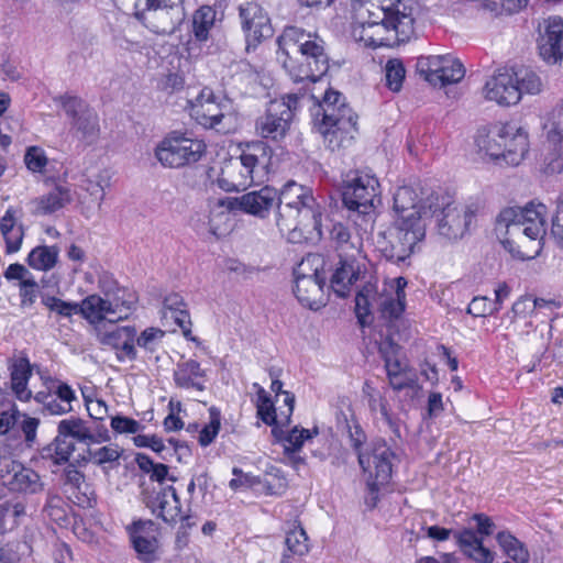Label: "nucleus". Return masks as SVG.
Returning <instances> with one entry per match:
<instances>
[{
	"label": "nucleus",
	"instance_id": "3",
	"mask_svg": "<svg viewBox=\"0 0 563 563\" xmlns=\"http://www.w3.org/2000/svg\"><path fill=\"white\" fill-rule=\"evenodd\" d=\"M475 142L498 165L517 166L528 152L527 134L512 123L478 130Z\"/></svg>",
	"mask_w": 563,
	"mask_h": 563
},
{
	"label": "nucleus",
	"instance_id": "25",
	"mask_svg": "<svg viewBox=\"0 0 563 563\" xmlns=\"http://www.w3.org/2000/svg\"><path fill=\"white\" fill-rule=\"evenodd\" d=\"M227 104H222L214 100L211 91L202 90L201 95L191 104L190 115L205 128H218L225 117L224 109Z\"/></svg>",
	"mask_w": 563,
	"mask_h": 563
},
{
	"label": "nucleus",
	"instance_id": "61",
	"mask_svg": "<svg viewBox=\"0 0 563 563\" xmlns=\"http://www.w3.org/2000/svg\"><path fill=\"white\" fill-rule=\"evenodd\" d=\"M21 419V412L19 411L14 402H9L8 408L0 411V435L7 434Z\"/></svg>",
	"mask_w": 563,
	"mask_h": 563
},
{
	"label": "nucleus",
	"instance_id": "27",
	"mask_svg": "<svg viewBox=\"0 0 563 563\" xmlns=\"http://www.w3.org/2000/svg\"><path fill=\"white\" fill-rule=\"evenodd\" d=\"M9 473L10 477L5 482V486L10 492L35 495L44 489L40 474L33 468L13 462Z\"/></svg>",
	"mask_w": 563,
	"mask_h": 563
},
{
	"label": "nucleus",
	"instance_id": "41",
	"mask_svg": "<svg viewBox=\"0 0 563 563\" xmlns=\"http://www.w3.org/2000/svg\"><path fill=\"white\" fill-rule=\"evenodd\" d=\"M521 217H526L521 208L509 207L500 211L496 220L495 231L498 236H516V231L520 230Z\"/></svg>",
	"mask_w": 563,
	"mask_h": 563
},
{
	"label": "nucleus",
	"instance_id": "21",
	"mask_svg": "<svg viewBox=\"0 0 563 563\" xmlns=\"http://www.w3.org/2000/svg\"><path fill=\"white\" fill-rule=\"evenodd\" d=\"M98 284L100 291L111 303L113 314H118L115 320L128 318L137 300L134 291L119 286L118 282L108 274L100 276Z\"/></svg>",
	"mask_w": 563,
	"mask_h": 563
},
{
	"label": "nucleus",
	"instance_id": "23",
	"mask_svg": "<svg viewBox=\"0 0 563 563\" xmlns=\"http://www.w3.org/2000/svg\"><path fill=\"white\" fill-rule=\"evenodd\" d=\"M390 33H394L391 26L377 23L368 24L364 10L355 13V20L352 24V36L355 41L362 42L365 46L372 48L388 46L391 42Z\"/></svg>",
	"mask_w": 563,
	"mask_h": 563
},
{
	"label": "nucleus",
	"instance_id": "40",
	"mask_svg": "<svg viewBox=\"0 0 563 563\" xmlns=\"http://www.w3.org/2000/svg\"><path fill=\"white\" fill-rule=\"evenodd\" d=\"M496 541L504 553L516 563H528L529 551L526 545L509 531H500Z\"/></svg>",
	"mask_w": 563,
	"mask_h": 563
},
{
	"label": "nucleus",
	"instance_id": "22",
	"mask_svg": "<svg viewBox=\"0 0 563 563\" xmlns=\"http://www.w3.org/2000/svg\"><path fill=\"white\" fill-rule=\"evenodd\" d=\"M394 211L396 213L394 222L401 225L419 224L426 228L422 208L418 206V197L408 186H399L394 195Z\"/></svg>",
	"mask_w": 563,
	"mask_h": 563
},
{
	"label": "nucleus",
	"instance_id": "8",
	"mask_svg": "<svg viewBox=\"0 0 563 563\" xmlns=\"http://www.w3.org/2000/svg\"><path fill=\"white\" fill-rule=\"evenodd\" d=\"M240 26L245 40V51H255L274 34L268 12L256 1H246L238 7Z\"/></svg>",
	"mask_w": 563,
	"mask_h": 563
},
{
	"label": "nucleus",
	"instance_id": "48",
	"mask_svg": "<svg viewBox=\"0 0 563 563\" xmlns=\"http://www.w3.org/2000/svg\"><path fill=\"white\" fill-rule=\"evenodd\" d=\"M143 503L147 508L156 514L157 508H164V505H169L170 501L178 504V494L174 486L162 487L158 492L148 493L144 490L142 493Z\"/></svg>",
	"mask_w": 563,
	"mask_h": 563
},
{
	"label": "nucleus",
	"instance_id": "62",
	"mask_svg": "<svg viewBox=\"0 0 563 563\" xmlns=\"http://www.w3.org/2000/svg\"><path fill=\"white\" fill-rule=\"evenodd\" d=\"M71 493L75 495L77 504L84 508L93 507L97 503V496L92 486L82 479V484L76 486Z\"/></svg>",
	"mask_w": 563,
	"mask_h": 563
},
{
	"label": "nucleus",
	"instance_id": "18",
	"mask_svg": "<svg viewBox=\"0 0 563 563\" xmlns=\"http://www.w3.org/2000/svg\"><path fill=\"white\" fill-rule=\"evenodd\" d=\"M125 529L139 559L145 563L151 562L158 548L156 523L151 519H137Z\"/></svg>",
	"mask_w": 563,
	"mask_h": 563
},
{
	"label": "nucleus",
	"instance_id": "49",
	"mask_svg": "<svg viewBox=\"0 0 563 563\" xmlns=\"http://www.w3.org/2000/svg\"><path fill=\"white\" fill-rule=\"evenodd\" d=\"M548 137L555 144L553 153L545 158L543 173L547 175H555L563 173V136L555 130L550 131Z\"/></svg>",
	"mask_w": 563,
	"mask_h": 563
},
{
	"label": "nucleus",
	"instance_id": "50",
	"mask_svg": "<svg viewBox=\"0 0 563 563\" xmlns=\"http://www.w3.org/2000/svg\"><path fill=\"white\" fill-rule=\"evenodd\" d=\"M347 428L351 446L357 455V461L361 468L363 472H366L371 466L369 456L366 452L362 451V448L366 442V434L357 423H354L353 426L349 424Z\"/></svg>",
	"mask_w": 563,
	"mask_h": 563
},
{
	"label": "nucleus",
	"instance_id": "37",
	"mask_svg": "<svg viewBox=\"0 0 563 563\" xmlns=\"http://www.w3.org/2000/svg\"><path fill=\"white\" fill-rule=\"evenodd\" d=\"M233 209L228 208V203L223 199H219L213 208L210 210L208 216V231L217 236L221 238L228 234L231 230V216L230 211Z\"/></svg>",
	"mask_w": 563,
	"mask_h": 563
},
{
	"label": "nucleus",
	"instance_id": "6",
	"mask_svg": "<svg viewBox=\"0 0 563 563\" xmlns=\"http://www.w3.org/2000/svg\"><path fill=\"white\" fill-rule=\"evenodd\" d=\"M205 152L202 140L194 137L191 133L173 131L159 142L155 156L163 166L180 168L199 162Z\"/></svg>",
	"mask_w": 563,
	"mask_h": 563
},
{
	"label": "nucleus",
	"instance_id": "13",
	"mask_svg": "<svg viewBox=\"0 0 563 563\" xmlns=\"http://www.w3.org/2000/svg\"><path fill=\"white\" fill-rule=\"evenodd\" d=\"M56 101L71 119V129L76 134L88 142L93 141L99 132L97 113L76 96H60Z\"/></svg>",
	"mask_w": 563,
	"mask_h": 563
},
{
	"label": "nucleus",
	"instance_id": "16",
	"mask_svg": "<svg viewBox=\"0 0 563 563\" xmlns=\"http://www.w3.org/2000/svg\"><path fill=\"white\" fill-rule=\"evenodd\" d=\"M539 55L549 65H556L563 59V19L550 16L543 22L538 37Z\"/></svg>",
	"mask_w": 563,
	"mask_h": 563
},
{
	"label": "nucleus",
	"instance_id": "43",
	"mask_svg": "<svg viewBox=\"0 0 563 563\" xmlns=\"http://www.w3.org/2000/svg\"><path fill=\"white\" fill-rule=\"evenodd\" d=\"M57 430H59L60 435L79 443L88 444V439L91 437L90 428L87 426V422L77 417L60 420Z\"/></svg>",
	"mask_w": 563,
	"mask_h": 563
},
{
	"label": "nucleus",
	"instance_id": "9",
	"mask_svg": "<svg viewBox=\"0 0 563 563\" xmlns=\"http://www.w3.org/2000/svg\"><path fill=\"white\" fill-rule=\"evenodd\" d=\"M416 68L434 87L456 84L465 76L463 64L451 55L421 56L417 59Z\"/></svg>",
	"mask_w": 563,
	"mask_h": 563
},
{
	"label": "nucleus",
	"instance_id": "10",
	"mask_svg": "<svg viewBox=\"0 0 563 563\" xmlns=\"http://www.w3.org/2000/svg\"><path fill=\"white\" fill-rule=\"evenodd\" d=\"M391 240L380 251L384 257L393 263H405L406 260L415 252L416 246L426 236V229L419 224L401 225L394 222L389 229Z\"/></svg>",
	"mask_w": 563,
	"mask_h": 563
},
{
	"label": "nucleus",
	"instance_id": "28",
	"mask_svg": "<svg viewBox=\"0 0 563 563\" xmlns=\"http://www.w3.org/2000/svg\"><path fill=\"white\" fill-rule=\"evenodd\" d=\"M361 267L355 257L340 254L339 265L330 278V287L339 297H346L353 283L361 278Z\"/></svg>",
	"mask_w": 563,
	"mask_h": 563
},
{
	"label": "nucleus",
	"instance_id": "11",
	"mask_svg": "<svg viewBox=\"0 0 563 563\" xmlns=\"http://www.w3.org/2000/svg\"><path fill=\"white\" fill-rule=\"evenodd\" d=\"M451 534L455 538L462 553L470 560L476 563H492L494 561V553L484 547L483 539L478 538L472 529L465 528L453 531L439 526H431L427 529V536L437 541H445Z\"/></svg>",
	"mask_w": 563,
	"mask_h": 563
},
{
	"label": "nucleus",
	"instance_id": "2",
	"mask_svg": "<svg viewBox=\"0 0 563 563\" xmlns=\"http://www.w3.org/2000/svg\"><path fill=\"white\" fill-rule=\"evenodd\" d=\"M278 198L276 224L280 232L294 233L297 230L318 236L321 231V207L316 201L312 190L306 186L289 180L284 185Z\"/></svg>",
	"mask_w": 563,
	"mask_h": 563
},
{
	"label": "nucleus",
	"instance_id": "34",
	"mask_svg": "<svg viewBox=\"0 0 563 563\" xmlns=\"http://www.w3.org/2000/svg\"><path fill=\"white\" fill-rule=\"evenodd\" d=\"M15 210L9 208L0 221V230L5 241L7 253L20 250L24 236L22 225L16 224Z\"/></svg>",
	"mask_w": 563,
	"mask_h": 563
},
{
	"label": "nucleus",
	"instance_id": "17",
	"mask_svg": "<svg viewBox=\"0 0 563 563\" xmlns=\"http://www.w3.org/2000/svg\"><path fill=\"white\" fill-rule=\"evenodd\" d=\"M484 97L499 106H511L520 101L519 78L517 74L498 70L485 84Z\"/></svg>",
	"mask_w": 563,
	"mask_h": 563
},
{
	"label": "nucleus",
	"instance_id": "53",
	"mask_svg": "<svg viewBox=\"0 0 563 563\" xmlns=\"http://www.w3.org/2000/svg\"><path fill=\"white\" fill-rule=\"evenodd\" d=\"M406 76L404 63L400 59H389L385 66L386 86L394 92H398Z\"/></svg>",
	"mask_w": 563,
	"mask_h": 563
},
{
	"label": "nucleus",
	"instance_id": "4",
	"mask_svg": "<svg viewBox=\"0 0 563 563\" xmlns=\"http://www.w3.org/2000/svg\"><path fill=\"white\" fill-rule=\"evenodd\" d=\"M314 126L324 136L331 134L344 141H351L357 133V114L344 102L341 92L328 89L313 114Z\"/></svg>",
	"mask_w": 563,
	"mask_h": 563
},
{
	"label": "nucleus",
	"instance_id": "38",
	"mask_svg": "<svg viewBox=\"0 0 563 563\" xmlns=\"http://www.w3.org/2000/svg\"><path fill=\"white\" fill-rule=\"evenodd\" d=\"M308 540V536L300 523L289 530L285 538L286 550L283 553L280 563H291L290 555H306L310 550Z\"/></svg>",
	"mask_w": 563,
	"mask_h": 563
},
{
	"label": "nucleus",
	"instance_id": "12",
	"mask_svg": "<svg viewBox=\"0 0 563 563\" xmlns=\"http://www.w3.org/2000/svg\"><path fill=\"white\" fill-rule=\"evenodd\" d=\"M115 320L110 319L111 325L109 329L106 325H97L96 338L97 341L107 347L115 351L119 361L137 358V351L135 347L136 329L132 325H114Z\"/></svg>",
	"mask_w": 563,
	"mask_h": 563
},
{
	"label": "nucleus",
	"instance_id": "15",
	"mask_svg": "<svg viewBox=\"0 0 563 563\" xmlns=\"http://www.w3.org/2000/svg\"><path fill=\"white\" fill-rule=\"evenodd\" d=\"M361 10L365 12V19L368 20V24H386L391 26L396 37L400 41L409 38L413 32V19L398 9L393 7H380L375 3H362L356 10L358 13Z\"/></svg>",
	"mask_w": 563,
	"mask_h": 563
},
{
	"label": "nucleus",
	"instance_id": "47",
	"mask_svg": "<svg viewBox=\"0 0 563 563\" xmlns=\"http://www.w3.org/2000/svg\"><path fill=\"white\" fill-rule=\"evenodd\" d=\"M399 350L400 346L393 341L385 342L379 347V353L385 363L387 376L393 375V373H395V375L399 373H408V364L397 357Z\"/></svg>",
	"mask_w": 563,
	"mask_h": 563
},
{
	"label": "nucleus",
	"instance_id": "58",
	"mask_svg": "<svg viewBox=\"0 0 563 563\" xmlns=\"http://www.w3.org/2000/svg\"><path fill=\"white\" fill-rule=\"evenodd\" d=\"M24 163L30 172L43 173L48 159L43 148L30 146L25 151Z\"/></svg>",
	"mask_w": 563,
	"mask_h": 563
},
{
	"label": "nucleus",
	"instance_id": "55",
	"mask_svg": "<svg viewBox=\"0 0 563 563\" xmlns=\"http://www.w3.org/2000/svg\"><path fill=\"white\" fill-rule=\"evenodd\" d=\"M164 335L165 332L159 328H146L140 335L136 334L135 346L137 345L144 351L153 353L158 349Z\"/></svg>",
	"mask_w": 563,
	"mask_h": 563
},
{
	"label": "nucleus",
	"instance_id": "31",
	"mask_svg": "<svg viewBox=\"0 0 563 563\" xmlns=\"http://www.w3.org/2000/svg\"><path fill=\"white\" fill-rule=\"evenodd\" d=\"M285 424L276 426L272 429V434L278 442H283L285 453H296L300 451L306 440L311 439L312 434H318V429L294 427L290 431H284Z\"/></svg>",
	"mask_w": 563,
	"mask_h": 563
},
{
	"label": "nucleus",
	"instance_id": "29",
	"mask_svg": "<svg viewBox=\"0 0 563 563\" xmlns=\"http://www.w3.org/2000/svg\"><path fill=\"white\" fill-rule=\"evenodd\" d=\"M325 280L295 278L294 292L298 301L311 310L323 306V287Z\"/></svg>",
	"mask_w": 563,
	"mask_h": 563
},
{
	"label": "nucleus",
	"instance_id": "54",
	"mask_svg": "<svg viewBox=\"0 0 563 563\" xmlns=\"http://www.w3.org/2000/svg\"><path fill=\"white\" fill-rule=\"evenodd\" d=\"M221 427V412L212 406L209 408V423L206 424L199 433L198 442L201 446L211 444L219 433Z\"/></svg>",
	"mask_w": 563,
	"mask_h": 563
},
{
	"label": "nucleus",
	"instance_id": "42",
	"mask_svg": "<svg viewBox=\"0 0 563 563\" xmlns=\"http://www.w3.org/2000/svg\"><path fill=\"white\" fill-rule=\"evenodd\" d=\"M57 257L58 250L56 246L43 245L34 247L30 252L26 262L32 268L46 272L56 265Z\"/></svg>",
	"mask_w": 563,
	"mask_h": 563
},
{
	"label": "nucleus",
	"instance_id": "26",
	"mask_svg": "<svg viewBox=\"0 0 563 563\" xmlns=\"http://www.w3.org/2000/svg\"><path fill=\"white\" fill-rule=\"evenodd\" d=\"M173 379L177 388L205 391L207 372L196 360L181 357L174 368Z\"/></svg>",
	"mask_w": 563,
	"mask_h": 563
},
{
	"label": "nucleus",
	"instance_id": "5",
	"mask_svg": "<svg viewBox=\"0 0 563 563\" xmlns=\"http://www.w3.org/2000/svg\"><path fill=\"white\" fill-rule=\"evenodd\" d=\"M428 209L437 219L438 232L450 241L462 239L475 219L470 207L459 208L448 192L435 191L427 199Z\"/></svg>",
	"mask_w": 563,
	"mask_h": 563
},
{
	"label": "nucleus",
	"instance_id": "7",
	"mask_svg": "<svg viewBox=\"0 0 563 563\" xmlns=\"http://www.w3.org/2000/svg\"><path fill=\"white\" fill-rule=\"evenodd\" d=\"M303 96L305 92L298 90L269 101L265 113L256 120L257 134L276 142L283 140L289 131L298 101Z\"/></svg>",
	"mask_w": 563,
	"mask_h": 563
},
{
	"label": "nucleus",
	"instance_id": "39",
	"mask_svg": "<svg viewBox=\"0 0 563 563\" xmlns=\"http://www.w3.org/2000/svg\"><path fill=\"white\" fill-rule=\"evenodd\" d=\"M75 451V442L67 437H63L57 430L55 439L42 449L41 455L43 459H52L57 465L68 462L70 455Z\"/></svg>",
	"mask_w": 563,
	"mask_h": 563
},
{
	"label": "nucleus",
	"instance_id": "33",
	"mask_svg": "<svg viewBox=\"0 0 563 563\" xmlns=\"http://www.w3.org/2000/svg\"><path fill=\"white\" fill-rule=\"evenodd\" d=\"M534 212V218H529V222L522 221L520 223V230L516 231V236L523 235L530 241H537L536 246H541V241L545 235V218H547V206L543 203H539L536 210H530V212ZM529 213V210H528Z\"/></svg>",
	"mask_w": 563,
	"mask_h": 563
},
{
	"label": "nucleus",
	"instance_id": "59",
	"mask_svg": "<svg viewBox=\"0 0 563 563\" xmlns=\"http://www.w3.org/2000/svg\"><path fill=\"white\" fill-rule=\"evenodd\" d=\"M73 195H76L79 200H84L87 196L103 199V186L100 181L92 178H84L78 190L76 189Z\"/></svg>",
	"mask_w": 563,
	"mask_h": 563
},
{
	"label": "nucleus",
	"instance_id": "1",
	"mask_svg": "<svg viewBox=\"0 0 563 563\" xmlns=\"http://www.w3.org/2000/svg\"><path fill=\"white\" fill-rule=\"evenodd\" d=\"M277 59L296 84L319 81L329 70L324 41L317 34L297 26H287L277 37Z\"/></svg>",
	"mask_w": 563,
	"mask_h": 563
},
{
	"label": "nucleus",
	"instance_id": "44",
	"mask_svg": "<svg viewBox=\"0 0 563 563\" xmlns=\"http://www.w3.org/2000/svg\"><path fill=\"white\" fill-rule=\"evenodd\" d=\"M324 260L318 254H309L297 265L294 269L295 278H309L317 280H325V275L322 269Z\"/></svg>",
	"mask_w": 563,
	"mask_h": 563
},
{
	"label": "nucleus",
	"instance_id": "35",
	"mask_svg": "<svg viewBox=\"0 0 563 563\" xmlns=\"http://www.w3.org/2000/svg\"><path fill=\"white\" fill-rule=\"evenodd\" d=\"M330 236L332 242L335 243L336 250H339L343 256L355 257L361 254V239H353L349 228L343 223H334L330 231Z\"/></svg>",
	"mask_w": 563,
	"mask_h": 563
},
{
	"label": "nucleus",
	"instance_id": "30",
	"mask_svg": "<svg viewBox=\"0 0 563 563\" xmlns=\"http://www.w3.org/2000/svg\"><path fill=\"white\" fill-rule=\"evenodd\" d=\"M217 22V11L210 5H201L191 16V33L196 42L202 44L210 38Z\"/></svg>",
	"mask_w": 563,
	"mask_h": 563
},
{
	"label": "nucleus",
	"instance_id": "56",
	"mask_svg": "<svg viewBox=\"0 0 563 563\" xmlns=\"http://www.w3.org/2000/svg\"><path fill=\"white\" fill-rule=\"evenodd\" d=\"M35 399L43 405V409L49 415H65L73 411L71 405L62 404L52 391L48 394L37 393Z\"/></svg>",
	"mask_w": 563,
	"mask_h": 563
},
{
	"label": "nucleus",
	"instance_id": "46",
	"mask_svg": "<svg viewBox=\"0 0 563 563\" xmlns=\"http://www.w3.org/2000/svg\"><path fill=\"white\" fill-rule=\"evenodd\" d=\"M254 387L257 388V416L267 426H272L273 428L279 426L280 417L279 413L276 412L271 396L258 384H254Z\"/></svg>",
	"mask_w": 563,
	"mask_h": 563
},
{
	"label": "nucleus",
	"instance_id": "45",
	"mask_svg": "<svg viewBox=\"0 0 563 563\" xmlns=\"http://www.w3.org/2000/svg\"><path fill=\"white\" fill-rule=\"evenodd\" d=\"M368 408L373 413L379 412L382 419L387 423L396 437H400L398 421L393 417L388 401L380 393H367Z\"/></svg>",
	"mask_w": 563,
	"mask_h": 563
},
{
	"label": "nucleus",
	"instance_id": "52",
	"mask_svg": "<svg viewBox=\"0 0 563 563\" xmlns=\"http://www.w3.org/2000/svg\"><path fill=\"white\" fill-rule=\"evenodd\" d=\"M122 452L123 451L119 450L117 446H102L97 450L88 449L87 456L84 457V461L104 467L106 464L118 463Z\"/></svg>",
	"mask_w": 563,
	"mask_h": 563
},
{
	"label": "nucleus",
	"instance_id": "20",
	"mask_svg": "<svg viewBox=\"0 0 563 563\" xmlns=\"http://www.w3.org/2000/svg\"><path fill=\"white\" fill-rule=\"evenodd\" d=\"M277 200V190L265 186L239 198H224L229 209H240L246 213L264 218Z\"/></svg>",
	"mask_w": 563,
	"mask_h": 563
},
{
	"label": "nucleus",
	"instance_id": "24",
	"mask_svg": "<svg viewBox=\"0 0 563 563\" xmlns=\"http://www.w3.org/2000/svg\"><path fill=\"white\" fill-rule=\"evenodd\" d=\"M367 455L371 466L365 473L369 474L368 477L377 479L379 483H388L393 474L395 452L385 440L377 439L372 442L371 452Z\"/></svg>",
	"mask_w": 563,
	"mask_h": 563
},
{
	"label": "nucleus",
	"instance_id": "64",
	"mask_svg": "<svg viewBox=\"0 0 563 563\" xmlns=\"http://www.w3.org/2000/svg\"><path fill=\"white\" fill-rule=\"evenodd\" d=\"M25 514V507L21 503H2L0 504V533H4L5 528V520L8 517L19 518L20 516H23Z\"/></svg>",
	"mask_w": 563,
	"mask_h": 563
},
{
	"label": "nucleus",
	"instance_id": "32",
	"mask_svg": "<svg viewBox=\"0 0 563 563\" xmlns=\"http://www.w3.org/2000/svg\"><path fill=\"white\" fill-rule=\"evenodd\" d=\"M80 314L89 323L102 325L101 322L108 314H113L111 303L108 302L107 297L99 295H89L80 302Z\"/></svg>",
	"mask_w": 563,
	"mask_h": 563
},
{
	"label": "nucleus",
	"instance_id": "36",
	"mask_svg": "<svg viewBox=\"0 0 563 563\" xmlns=\"http://www.w3.org/2000/svg\"><path fill=\"white\" fill-rule=\"evenodd\" d=\"M74 195L67 185H56L47 195L37 200V210L43 214H51L70 203Z\"/></svg>",
	"mask_w": 563,
	"mask_h": 563
},
{
	"label": "nucleus",
	"instance_id": "14",
	"mask_svg": "<svg viewBox=\"0 0 563 563\" xmlns=\"http://www.w3.org/2000/svg\"><path fill=\"white\" fill-rule=\"evenodd\" d=\"M378 188V178H353L342 192L343 205L350 211L371 219Z\"/></svg>",
	"mask_w": 563,
	"mask_h": 563
},
{
	"label": "nucleus",
	"instance_id": "57",
	"mask_svg": "<svg viewBox=\"0 0 563 563\" xmlns=\"http://www.w3.org/2000/svg\"><path fill=\"white\" fill-rule=\"evenodd\" d=\"M406 300L395 297V295L384 296L379 299V310L386 319H397L405 310Z\"/></svg>",
	"mask_w": 563,
	"mask_h": 563
},
{
	"label": "nucleus",
	"instance_id": "63",
	"mask_svg": "<svg viewBox=\"0 0 563 563\" xmlns=\"http://www.w3.org/2000/svg\"><path fill=\"white\" fill-rule=\"evenodd\" d=\"M551 236L555 245L563 251V197L559 200L556 212L552 218Z\"/></svg>",
	"mask_w": 563,
	"mask_h": 563
},
{
	"label": "nucleus",
	"instance_id": "51",
	"mask_svg": "<svg viewBox=\"0 0 563 563\" xmlns=\"http://www.w3.org/2000/svg\"><path fill=\"white\" fill-rule=\"evenodd\" d=\"M375 288L372 284L367 283L355 297V313L362 327L371 323V297L374 296Z\"/></svg>",
	"mask_w": 563,
	"mask_h": 563
},
{
	"label": "nucleus",
	"instance_id": "19",
	"mask_svg": "<svg viewBox=\"0 0 563 563\" xmlns=\"http://www.w3.org/2000/svg\"><path fill=\"white\" fill-rule=\"evenodd\" d=\"M135 16L142 21L153 33L170 35L175 33L185 20V10L179 4H168L164 9L153 12H136Z\"/></svg>",
	"mask_w": 563,
	"mask_h": 563
},
{
	"label": "nucleus",
	"instance_id": "60",
	"mask_svg": "<svg viewBox=\"0 0 563 563\" xmlns=\"http://www.w3.org/2000/svg\"><path fill=\"white\" fill-rule=\"evenodd\" d=\"M111 428L117 433H132L136 434L137 432L144 429V426L141 424L137 420H134L126 416L117 415L111 417Z\"/></svg>",
	"mask_w": 563,
	"mask_h": 563
}]
</instances>
